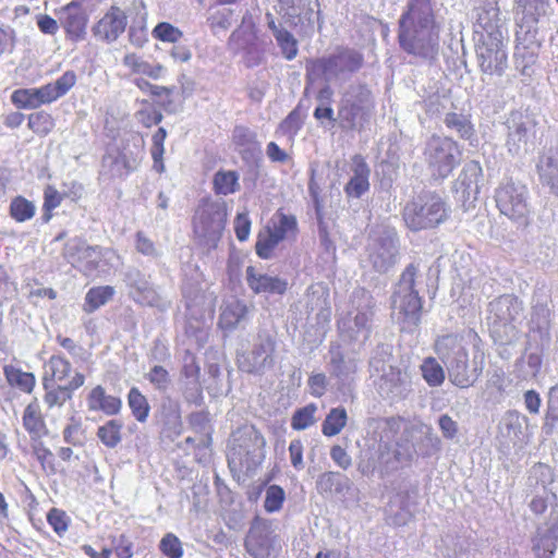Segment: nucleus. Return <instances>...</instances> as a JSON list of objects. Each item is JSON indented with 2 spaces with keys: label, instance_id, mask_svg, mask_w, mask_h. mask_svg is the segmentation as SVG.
<instances>
[{
  "label": "nucleus",
  "instance_id": "57",
  "mask_svg": "<svg viewBox=\"0 0 558 558\" xmlns=\"http://www.w3.org/2000/svg\"><path fill=\"white\" fill-rule=\"evenodd\" d=\"M10 214L19 222L29 220L35 215V206L24 197H15L10 205Z\"/></svg>",
  "mask_w": 558,
  "mask_h": 558
},
{
  "label": "nucleus",
  "instance_id": "50",
  "mask_svg": "<svg viewBox=\"0 0 558 558\" xmlns=\"http://www.w3.org/2000/svg\"><path fill=\"white\" fill-rule=\"evenodd\" d=\"M448 129L456 131L462 138L471 140L474 129L468 116L456 112H448L445 118Z\"/></svg>",
  "mask_w": 558,
  "mask_h": 558
},
{
  "label": "nucleus",
  "instance_id": "35",
  "mask_svg": "<svg viewBox=\"0 0 558 558\" xmlns=\"http://www.w3.org/2000/svg\"><path fill=\"white\" fill-rule=\"evenodd\" d=\"M539 179L558 196V151H548L537 163Z\"/></svg>",
  "mask_w": 558,
  "mask_h": 558
},
{
  "label": "nucleus",
  "instance_id": "13",
  "mask_svg": "<svg viewBox=\"0 0 558 558\" xmlns=\"http://www.w3.org/2000/svg\"><path fill=\"white\" fill-rule=\"evenodd\" d=\"M199 277L196 272L195 278L186 279L182 286V294L187 311L185 331L189 336H194L198 341L206 337V331L201 322L205 312L206 296L203 292Z\"/></svg>",
  "mask_w": 558,
  "mask_h": 558
},
{
  "label": "nucleus",
  "instance_id": "31",
  "mask_svg": "<svg viewBox=\"0 0 558 558\" xmlns=\"http://www.w3.org/2000/svg\"><path fill=\"white\" fill-rule=\"evenodd\" d=\"M363 65V57L351 48L338 47L324 60V70H356Z\"/></svg>",
  "mask_w": 558,
  "mask_h": 558
},
{
  "label": "nucleus",
  "instance_id": "16",
  "mask_svg": "<svg viewBox=\"0 0 558 558\" xmlns=\"http://www.w3.org/2000/svg\"><path fill=\"white\" fill-rule=\"evenodd\" d=\"M329 356L328 369L330 376L337 380L338 389L351 387L359 371V360L354 354L344 353L339 344L330 347Z\"/></svg>",
  "mask_w": 558,
  "mask_h": 558
},
{
  "label": "nucleus",
  "instance_id": "45",
  "mask_svg": "<svg viewBox=\"0 0 558 558\" xmlns=\"http://www.w3.org/2000/svg\"><path fill=\"white\" fill-rule=\"evenodd\" d=\"M239 174L232 170H219L214 175V190L217 194L229 195L239 191Z\"/></svg>",
  "mask_w": 558,
  "mask_h": 558
},
{
  "label": "nucleus",
  "instance_id": "8",
  "mask_svg": "<svg viewBox=\"0 0 558 558\" xmlns=\"http://www.w3.org/2000/svg\"><path fill=\"white\" fill-rule=\"evenodd\" d=\"M225 201L203 199L193 217V231L199 243L214 248L221 239L227 222Z\"/></svg>",
  "mask_w": 558,
  "mask_h": 558
},
{
  "label": "nucleus",
  "instance_id": "22",
  "mask_svg": "<svg viewBox=\"0 0 558 558\" xmlns=\"http://www.w3.org/2000/svg\"><path fill=\"white\" fill-rule=\"evenodd\" d=\"M137 165V159L131 151L112 148L102 158L100 174L109 179H122L134 171Z\"/></svg>",
  "mask_w": 558,
  "mask_h": 558
},
{
  "label": "nucleus",
  "instance_id": "34",
  "mask_svg": "<svg viewBox=\"0 0 558 558\" xmlns=\"http://www.w3.org/2000/svg\"><path fill=\"white\" fill-rule=\"evenodd\" d=\"M60 20L70 35L80 37L85 32L87 15L76 2H71L61 10Z\"/></svg>",
  "mask_w": 558,
  "mask_h": 558
},
{
  "label": "nucleus",
  "instance_id": "44",
  "mask_svg": "<svg viewBox=\"0 0 558 558\" xmlns=\"http://www.w3.org/2000/svg\"><path fill=\"white\" fill-rule=\"evenodd\" d=\"M3 373L12 387H16L24 392H32L35 386V376L32 373L23 372L13 365H5Z\"/></svg>",
  "mask_w": 558,
  "mask_h": 558
},
{
  "label": "nucleus",
  "instance_id": "63",
  "mask_svg": "<svg viewBox=\"0 0 558 558\" xmlns=\"http://www.w3.org/2000/svg\"><path fill=\"white\" fill-rule=\"evenodd\" d=\"M279 47L281 48L282 54L288 59L292 60L298 54V41L294 36L288 31H278L276 38Z\"/></svg>",
  "mask_w": 558,
  "mask_h": 558
},
{
  "label": "nucleus",
  "instance_id": "11",
  "mask_svg": "<svg viewBox=\"0 0 558 558\" xmlns=\"http://www.w3.org/2000/svg\"><path fill=\"white\" fill-rule=\"evenodd\" d=\"M495 201L501 215L518 226L527 225L531 207L525 185L512 181L501 183L495 192Z\"/></svg>",
  "mask_w": 558,
  "mask_h": 558
},
{
  "label": "nucleus",
  "instance_id": "41",
  "mask_svg": "<svg viewBox=\"0 0 558 558\" xmlns=\"http://www.w3.org/2000/svg\"><path fill=\"white\" fill-rule=\"evenodd\" d=\"M248 310L245 303L239 300L228 301L222 307L219 325L223 329H233L236 325L242 322Z\"/></svg>",
  "mask_w": 558,
  "mask_h": 558
},
{
  "label": "nucleus",
  "instance_id": "53",
  "mask_svg": "<svg viewBox=\"0 0 558 558\" xmlns=\"http://www.w3.org/2000/svg\"><path fill=\"white\" fill-rule=\"evenodd\" d=\"M317 412V405L310 403L302 409L294 412L291 418V426L296 430H304L312 426L315 420V413Z\"/></svg>",
  "mask_w": 558,
  "mask_h": 558
},
{
  "label": "nucleus",
  "instance_id": "55",
  "mask_svg": "<svg viewBox=\"0 0 558 558\" xmlns=\"http://www.w3.org/2000/svg\"><path fill=\"white\" fill-rule=\"evenodd\" d=\"M166 137H167L166 129L159 128L157 130V132L153 135V138H151L153 144H151L150 153H151V157L154 160V169L159 173H161L165 170L162 157H163V153H165L163 143H165Z\"/></svg>",
  "mask_w": 558,
  "mask_h": 558
},
{
  "label": "nucleus",
  "instance_id": "15",
  "mask_svg": "<svg viewBox=\"0 0 558 558\" xmlns=\"http://www.w3.org/2000/svg\"><path fill=\"white\" fill-rule=\"evenodd\" d=\"M275 341L268 335H259L252 350L242 354L239 367L246 373H264L274 365Z\"/></svg>",
  "mask_w": 558,
  "mask_h": 558
},
{
  "label": "nucleus",
  "instance_id": "32",
  "mask_svg": "<svg viewBox=\"0 0 558 558\" xmlns=\"http://www.w3.org/2000/svg\"><path fill=\"white\" fill-rule=\"evenodd\" d=\"M527 418L517 411H508L499 423V434L506 442L517 445L522 440L523 425Z\"/></svg>",
  "mask_w": 558,
  "mask_h": 558
},
{
  "label": "nucleus",
  "instance_id": "26",
  "mask_svg": "<svg viewBox=\"0 0 558 558\" xmlns=\"http://www.w3.org/2000/svg\"><path fill=\"white\" fill-rule=\"evenodd\" d=\"M245 279L250 289L256 294H283L288 287L286 280L264 274L254 266L246 268Z\"/></svg>",
  "mask_w": 558,
  "mask_h": 558
},
{
  "label": "nucleus",
  "instance_id": "37",
  "mask_svg": "<svg viewBox=\"0 0 558 558\" xmlns=\"http://www.w3.org/2000/svg\"><path fill=\"white\" fill-rule=\"evenodd\" d=\"M531 474L541 481L546 496H535L530 502V508L534 513L542 514L546 511L548 506L547 499L549 493L546 490V485L553 482L551 469L548 465L539 463L532 468ZM550 495L553 498H556L554 493H550Z\"/></svg>",
  "mask_w": 558,
  "mask_h": 558
},
{
  "label": "nucleus",
  "instance_id": "56",
  "mask_svg": "<svg viewBox=\"0 0 558 558\" xmlns=\"http://www.w3.org/2000/svg\"><path fill=\"white\" fill-rule=\"evenodd\" d=\"M280 242L281 241L269 229H267L265 232H260L258 234L255 244L256 254L264 259H268L271 257L274 250Z\"/></svg>",
  "mask_w": 558,
  "mask_h": 558
},
{
  "label": "nucleus",
  "instance_id": "20",
  "mask_svg": "<svg viewBox=\"0 0 558 558\" xmlns=\"http://www.w3.org/2000/svg\"><path fill=\"white\" fill-rule=\"evenodd\" d=\"M533 123L520 112H512L507 121L508 135L506 146L512 155H519L527 149L533 137Z\"/></svg>",
  "mask_w": 558,
  "mask_h": 558
},
{
  "label": "nucleus",
  "instance_id": "21",
  "mask_svg": "<svg viewBox=\"0 0 558 558\" xmlns=\"http://www.w3.org/2000/svg\"><path fill=\"white\" fill-rule=\"evenodd\" d=\"M522 303L512 294H504L488 305L487 319L494 327L508 326L522 314Z\"/></svg>",
  "mask_w": 558,
  "mask_h": 558
},
{
  "label": "nucleus",
  "instance_id": "12",
  "mask_svg": "<svg viewBox=\"0 0 558 558\" xmlns=\"http://www.w3.org/2000/svg\"><path fill=\"white\" fill-rule=\"evenodd\" d=\"M424 154L433 174L439 178H447L460 161L459 147L448 137L432 136Z\"/></svg>",
  "mask_w": 558,
  "mask_h": 558
},
{
  "label": "nucleus",
  "instance_id": "10",
  "mask_svg": "<svg viewBox=\"0 0 558 558\" xmlns=\"http://www.w3.org/2000/svg\"><path fill=\"white\" fill-rule=\"evenodd\" d=\"M375 428L379 430V438L374 437L377 445H372L362 454L359 471L366 476L378 473L384 477L395 468L396 457L390 445V429L386 421H376Z\"/></svg>",
  "mask_w": 558,
  "mask_h": 558
},
{
  "label": "nucleus",
  "instance_id": "60",
  "mask_svg": "<svg viewBox=\"0 0 558 558\" xmlns=\"http://www.w3.org/2000/svg\"><path fill=\"white\" fill-rule=\"evenodd\" d=\"M137 121L145 128H150L161 122L162 113L150 102H142V107L135 113Z\"/></svg>",
  "mask_w": 558,
  "mask_h": 558
},
{
  "label": "nucleus",
  "instance_id": "25",
  "mask_svg": "<svg viewBox=\"0 0 558 558\" xmlns=\"http://www.w3.org/2000/svg\"><path fill=\"white\" fill-rule=\"evenodd\" d=\"M248 441L252 442L253 448L246 444L239 445V448H233L230 454V462L238 463L246 470H251L262 462L264 457L262 449L265 446L264 437L256 432L250 435Z\"/></svg>",
  "mask_w": 558,
  "mask_h": 558
},
{
  "label": "nucleus",
  "instance_id": "29",
  "mask_svg": "<svg viewBox=\"0 0 558 558\" xmlns=\"http://www.w3.org/2000/svg\"><path fill=\"white\" fill-rule=\"evenodd\" d=\"M558 547V522L539 526L532 538L535 558H554Z\"/></svg>",
  "mask_w": 558,
  "mask_h": 558
},
{
  "label": "nucleus",
  "instance_id": "48",
  "mask_svg": "<svg viewBox=\"0 0 558 558\" xmlns=\"http://www.w3.org/2000/svg\"><path fill=\"white\" fill-rule=\"evenodd\" d=\"M11 100L17 108L22 109H35L45 105L39 88L17 89L13 92Z\"/></svg>",
  "mask_w": 558,
  "mask_h": 558
},
{
  "label": "nucleus",
  "instance_id": "14",
  "mask_svg": "<svg viewBox=\"0 0 558 558\" xmlns=\"http://www.w3.org/2000/svg\"><path fill=\"white\" fill-rule=\"evenodd\" d=\"M398 257L399 242L395 231H383L373 238L367 246V259L378 272H387L396 265Z\"/></svg>",
  "mask_w": 558,
  "mask_h": 558
},
{
  "label": "nucleus",
  "instance_id": "54",
  "mask_svg": "<svg viewBox=\"0 0 558 558\" xmlns=\"http://www.w3.org/2000/svg\"><path fill=\"white\" fill-rule=\"evenodd\" d=\"M136 303L157 307L160 311H166L170 307V301L167 300L153 283L148 286L144 293L137 299Z\"/></svg>",
  "mask_w": 558,
  "mask_h": 558
},
{
  "label": "nucleus",
  "instance_id": "24",
  "mask_svg": "<svg viewBox=\"0 0 558 558\" xmlns=\"http://www.w3.org/2000/svg\"><path fill=\"white\" fill-rule=\"evenodd\" d=\"M85 377L76 372L74 376L64 385H54L53 383H43L45 388L44 402L49 408H61L68 400L72 398V392L84 385Z\"/></svg>",
  "mask_w": 558,
  "mask_h": 558
},
{
  "label": "nucleus",
  "instance_id": "18",
  "mask_svg": "<svg viewBox=\"0 0 558 558\" xmlns=\"http://www.w3.org/2000/svg\"><path fill=\"white\" fill-rule=\"evenodd\" d=\"M377 390L383 398L391 402L404 400L412 392L411 376L407 371L389 366L380 376Z\"/></svg>",
  "mask_w": 558,
  "mask_h": 558
},
{
  "label": "nucleus",
  "instance_id": "17",
  "mask_svg": "<svg viewBox=\"0 0 558 558\" xmlns=\"http://www.w3.org/2000/svg\"><path fill=\"white\" fill-rule=\"evenodd\" d=\"M277 536L265 521H255L245 538L246 551L253 558H270L277 551Z\"/></svg>",
  "mask_w": 558,
  "mask_h": 558
},
{
  "label": "nucleus",
  "instance_id": "38",
  "mask_svg": "<svg viewBox=\"0 0 558 558\" xmlns=\"http://www.w3.org/2000/svg\"><path fill=\"white\" fill-rule=\"evenodd\" d=\"M75 82L76 77L73 72H64V74L54 83H49L39 87L40 97L43 98L44 104H50L65 95Z\"/></svg>",
  "mask_w": 558,
  "mask_h": 558
},
{
  "label": "nucleus",
  "instance_id": "47",
  "mask_svg": "<svg viewBox=\"0 0 558 558\" xmlns=\"http://www.w3.org/2000/svg\"><path fill=\"white\" fill-rule=\"evenodd\" d=\"M128 403L132 411L133 416L141 423L146 422L150 407L146 397L140 391L138 388L132 387L128 395Z\"/></svg>",
  "mask_w": 558,
  "mask_h": 558
},
{
  "label": "nucleus",
  "instance_id": "58",
  "mask_svg": "<svg viewBox=\"0 0 558 558\" xmlns=\"http://www.w3.org/2000/svg\"><path fill=\"white\" fill-rule=\"evenodd\" d=\"M32 444L31 448L35 458L39 461L44 470L53 471L54 470V456L53 453L44 445L41 441V437L31 438Z\"/></svg>",
  "mask_w": 558,
  "mask_h": 558
},
{
  "label": "nucleus",
  "instance_id": "52",
  "mask_svg": "<svg viewBox=\"0 0 558 558\" xmlns=\"http://www.w3.org/2000/svg\"><path fill=\"white\" fill-rule=\"evenodd\" d=\"M421 371L423 378L432 387H438L445 380V371L434 357L425 359L421 365Z\"/></svg>",
  "mask_w": 558,
  "mask_h": 558
},
{
  "label": "nucleus",
  "instance_id": "51",
  "mask_svg": "<svg viewBox=\"0 0 558 558\" xmlns=\"http://www.w3.org/2000/svg\"><path fill=\"white\" fill-rule=\"evenodd\" d=\"M280 241L292 238L296 233L298 222L294 216L279 214L271 228H268Z\"/></svg>",
  "mask_w": 558,
  "mask_h": 558
},
{
  "label": "nucleus",
  "instance_id": "5",
  "mask_svg": "<svg viewBox=\"0 0 558 558\" xmlns=\"http://www.w3.org/2000/svg\"><path fill=\"white\" fill-rule=\"evenodd\" d=\"M63 256L87 277L106 274L119 262V255L113 250L88 245L80 238L70 239L65 243Z\"/></svg>",
  "mask_w": 558,
  "mask_h": 558
},
{
  "label": "nucleus",
  "instance_id": "7",
  "mask_svg": "<svg viewBox=\"0 0 558 558\" xmlns=\"http://www.w3.org/2000/svg\"><path fill=\"white\" fill-rule=\"evenodd\" d=\"M375 110V100L364 85H351L340 100L338 117L348 130L362 131L371 121Z\"/></svg>",
  "mask_w": 558,
  "mask_h": 558
},
{
  "label": "nucleus",
  "instance_id": "4",
  "mask_svg": "<svg viewBox=\"0 0 558 558\" xmlns=\"http://www.w3.org/2000/svg\"><path fill=\"white\" fill-rule=\"evenodd\" d=\"M417 276L418 266L408 265L391 296V316L403 331H413L421 322L422 299L416 289Z\"/></svg>",
  "mask_w": 558,
  "mask_h": 558
},
{
  "label": "nucleus",
  "instance_id": "42",
  "mask_svg": "<svg viewBox=\"0 0 558 558\" xmlns=\"http://www.w3.org/2000/svg\"><path fill=\"white\" fill-rule=\"evenodd\" d=\"M232 142L240 153H255L259 150V143L254 131L244 125H236L232 133Z\"/></svg>",
  "mask_w": 558,
  "mask_h": 558
},
{
  "label": "nucleus",
  "instance_id": "6",
  "mask_svg": "<svg viewBox=\"0 0 558 558\" xmlns=\"http://www.w3.org/2000/svg\"><path fill=\"white\" fill-rule=\"evenodd\" d=\"M352 310L338 320V329L343 341L363 344L371 335L372 296L365 290H357L352 296Z\"/></svg>",
  "mask_w": 558,
  "mask_h": 558
},
{
  "label": "nucleus",
  "instance_id": "30",
  "mask_svg": "<svg viewBox=\"0 0 558 558\" xmlns=\"http://www.w3.org/2000/svg\"><path fill=\"white\" fill-rule=\"evenodd\" d=\"M522 11L524 29L531 28L537 33V23L542 17H549L554 13L550 0H517Z\"/></svg>",
  "mask_w": 558,
  "mask_h": 558
},
{
  "label": "nucleus",
  "instance_id": "64",
  "mask_svg": "<svg viewBox=\"0 0 558 558\" xmlns=\"http://www.w3.org/2000/svg\"><path fill=\"white\" fill-rule=\"evenodd\" d=\"M182 32L170 23L161 22L153 29V36L161 41L177 43L182 37Z\"/></svg>",
  "mask_w": 558,
  "mask_h": 558
},
{
  "label": "nucleus",
  "instance_id": "2",
  "mask_svg": "<svg viewBox=\"0 0 558 558\" xmlns=\"http://www.w3.org/2000/svg\"><path fill=\"white\" fill-rule=\"evenodd\" d=\"M399 21V44L409 54L432 65L439 50V32L430 0H409Z\"/></svg>",
  "mask_w": 558,
  "mask_h": 558
},
{
  "label": "nucleus",
  "instance_id": "59",
  "mask_svg": "<svg viewBox=\"0 0 558 558\" xmlns=\"http://www.w3.org/2000/svg\"><path fill=\"white\" fill-rule=\"evenodd\" d=\"M286 500V493L279 485H270L266 488L264 508L268 513L278 512Z\"/></svg>",
  "mask_w": 558,
  "mask_h": 558
},
{
  "label": "nucleus",
  "instance_id": "49",
  "mask_svg": "<svg viewBox=\"0 0 558 558\" xmlns=\"http://www.w3.org/2000/svg\"><path fill=\"white\" fill-rule=\"evenodd\" d=\"M123 424L118 420H110L98 427L97 437L108 448H114L121 441Z\"/></svg>",
  "mask_w": 558,
  "mask_h": 558
},
{
  "label": "nucleus",
  "instance_id": "43",
  "mask_svg": "<svg viewBox=\"0 0 558 558\" xmlns=\"http://www.w3.org/2000/svg\"><path fill=\"white\" fill-rule=\"evenodd\" d=\"M347 422V410L343 407L332 408L322 424V433L327 437L336 436L345 427Z\"/></svg>",
  "mask_w": 558,
  "mask_h": 558
},
{
  "label": "nucleus",
  "instance_id": "9",
  "mask_svg": "<svg viewBox=\"0 0 558 558\" xmlns=\"http://www.w3.org/2000/svg\"><path fill=\"white\" fill-rule=\"evenodd\" d=\"M448 215L449 208L446 203L435 194L418 196L403 209L404 222L413 231L434 228L444 222Z\"/></svg>",
  "mask_w": 558,
  "mask_h": 558
},
{
  "label": "nucleus",
  "instance_id": "33",
  "mask_svg": "<svg viewBox=\"0 0 558 558\" xmlns=\"http://www.w3.org/2000/svg\"><path fill=\"white\" fill-rule=\"evenodd\" d=\"M87 405L90 411H102L107 415H116L121 410L122 401L118 397L107 395L104 387L96 386L88 395Z\"/></svg>",
  "mask_w": 558,
  "mask_h": 558
},
{
  "label": "nucleus",
  "instance_id": "19",
  "mask_svg": "<svg viewBox=\"0 0 558 558\" xmlns=\"http://www.w3.org/2000/svg\"><path fill=\"white\" fill-rule=\"evenodd\" d=\"M482 168L478 162H468L456 182V193L465 211L474 208L480 193Z\"/></svg>",
  "mask_w": 558,
  "mask_h": 558
},
{
  "label": "nucleus",
  "instance_id": "46",
  "mask_svg": "<svg viewBox=\"0 0 558 558\" xmlns=\"http://www.w3.org/2000/svg\"><path fill=\"white\" fill-rule=\"evenodd\" d=\"M113 294L114 289L110 286L89 289L85 296L84 311L86 313H93L111 300Z\"/></svg>",
  "mask_w": 558,
  "mask_h": 558
},
{
  "label": "nucleus",
  "instance_id": "36",
  "mask_svg": "<svg viewBox=\"0 0 558 558\" xmlns=\"http://www.w3.org/2000/svg\"><path fill=\"white\" fill-rule=\"evenodd\" d=\"M23 427L28 432L31 438L34 437H43L48 434V428L46 426L40 405L35 399L32 401L23 412Z\"/></svg>",
  "mask_w": 558,
  "mask_h": 558
},
{
  "label": "nucleus",
  "instance_id": "39",
  "mask_svg": "<svg viewBox=\"0 0 558 558\" xmlns=\"http://www.w3.org/2000/svg\"><path fill=\"white\" fill-rule=\"evenodd\" d=\"M43 383L47 379L54 385H63L62 383L69 377L72 366L71 363L60 355H52L44 366Z\"/></svg>",
  "mask_w": 558,
  "mask_h": 558
},
{
  "label": "nucleus",
  "instance_id": "40",
  "mask_svg": "<svg viewBox=\"0 0 558 558\" xmlns=\"http://www.w3.org/2000/svg\"><path fill=\"white\" fill-rule=\"evenodd\" d=\"M350 488V480L337 472H325L316 481L319 494H342Z\"/></svg>",
  "mask_w": 558,
  "mask_h": 558
},
{
  "label": "nucleus",
  "instance_id": "23",
  "mask_svg": "<svg viewBox=\"0 0 558 558\" xmlns=\"http://www.w3.org/2000/svg\"><path fill=\"white\" fill-rule=\"evenodd\" d=\"M515 37V68L518 70H527L535 64L539 50L535 31L531 28L524 29V25H519Z\"/></svg>",
  "mask_w": 558,
  "mask_h": 558
},
{
  "label": "nucleus",
  "instance_id": "28",
  "mask_svg": "<svg viewBox=\"0 0 558 558\" xmlns=\"http://www.w3.org/2000/svg\"><path fill=\"white\" fill-rule=\"evenodd\" d=\"M126 16L124 12L112 7L96 24L94 33L97 37L107 40H116L125 29Z\"/></svg>",
  "mask_w": 558,
  "mask_h": 558
},
{
  "label": "nucleus",
  "instance_id": "3",
  "mask_svg": "<svg viewBox=\"0 0 558 558\" xmlns=\"http://www.w3.org/2000/svg\"><path fill=\"white\" fill-rule=\"evenodd\" d=\"M474 32L480 37L484 48L480 52L483 59L482 70H502L506 64V52L502 50L507 29L500 19L496 0H487L476 9Z\"/></svg>",
  "mask_w": 558,
  "mask_h": 558
},
{
  "label": "nucleus",
  "instance_id": "61",
  "mask_svg": "<svg viewBox=\"0 0 558 558\" xmlns=\"http://www.w3.org/2000/svg\"><path fill=\"white\" fill-rule=\"evenodd\" d=\"M160 551L168 558H182V543L173 533H167L159 543Z\"/></svg>",
  "mask_w": 558,
  "mask_h": 558
},
{
  "label": "nucleus",
  "instance_id": "62",
  "mask_svg": "<svg viewBox=\"0 0 558 558\" xmlns=\"http://www.w3.org/2000/svg\"><path fill=\"white\" fill-rule=\"evenodd\" d=\"M28 126L35 133L46 135L52 130L53 121L49 113L40 111L29 114Z\"/></svg>",
  "mask_w": 558,
  "mask_h": 558
},
{
  "label": "nucleus",
  "instance_id": "27",
  "mask_svg": "<svg viewBox=\"0 0 558 558\" xmlns=\"http://www.w3.org/2000/svg\"><path fill=\"white\" fill-rule=\"evenodd\" d=\"M351 178L344 186L349 197H361L369 189L371 170L361 155H354L350 163Z\"/></svg>",
  "mask_w": 558,
  "mask_h": 558
},
{
  "label": "nucleus",
  "instance_id": "1",
  "mask_svg": "<svg viewBox=\"0 0 558 558\" xmlns=\"http://www.w3.org/2000/svg\"><path fill=\"white\" fill-rule=\"evenodd\" d=\"M435 352L445 364L449 380L459 388L472 387L483 373L484 343L473 329L439 337Z\"/></svg>",
  "mask_w": 558,
  "mask_h": 558
}]
</instances>
